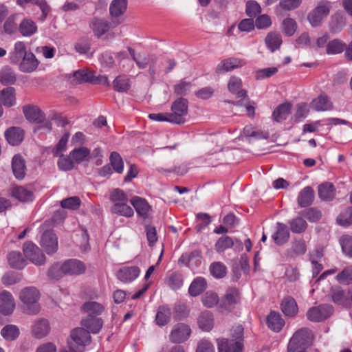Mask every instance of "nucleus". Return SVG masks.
I'll list each match as a JSON object with an SVG mask.
<instances>
[{"instance_id":"nucleus-1","label":"nucleus","mask_w":352,"mask_h":352,"mask_svg":"<svg viewBox=\"0 0 352 352\" xmlns=\"http://www.w3.org/2000/svg\"><path fill=\"white\" fill-rule=\"evenodd\" d=\"M314 335L308 328L297 330L290 338L287 345V352H300L305 351L313 343Z\"/></svg>"},{"instance_id":"nucleus-2","label":"nucleus","mask_w":352,"mask_h":352,"mask_svg":"<svg viewBox=\"0 0 352 352\" xmlns=\"http://www.w3.org/2000/svg\"><path fill=\"white\" fill-rule=\"evenodd\" d=\"M19 298L25 305L27 314H36L40 311L41 307L38 303L40 293L35 287H27L23 289L20 292Z\"/></svg>"},{"instance_id":"nucleus-3","label":"nucleus","mask_w":352,"mask_h":352,"mask_svg":"<svg viewBox=\"0 0 352 352\" xmlns=\"http://www.w3.org/2000/svg\"><path fill=\"white\" fill-rule=\"evenodd\" d=\"M90 342L91 336L89 332L80 327L73 329L67 340L68 346L72 352H83L84 347Z\"/></svg>"},{"instance_id":"nucleus-4","label":"nucleus","mask_w":352,"mask_h":352,"mask_svg":"<svg viewBox=\"0 0 352 352\" xmlns=\"http://www.w3.org/2000/svg\"><path fill=\"white\" fill-rule=\"evenodd\" d=\"M331 3L329 1H320L318 5L307 14V20L313 28L322 25L329 16Z\"/></svg>"},{"instance_id":"nucleus-5","label":"nucleus","mask_w":352,"mask_h":352,"mask_svg":"<svg viewBox=\"0 0 352 352\" xmlns=\"http://www.w3.org/2000/svg\"><path fill=\"white\" fill-rule=\"evenodd\" d=\"M170 123L175 124H182L186 122L185 117L188 111V102L184 98H179L175 100L170 108Z\"/></svg>"},{"instance_id":"nucleus-6","label":"nucleus","mask_w":352,"mask_h":352,"mask_svg":"<svg viewBox=\"0 0 352 352\" xmlns=\"http://www.w3.org/2000/svg\"><path fill=\"white\" fill-rule=\"evenodd\" d=\"M23 254L27 259L36 265H42L45 262V256L40 248L32 242L23 245Z\"/></svg>"},{"instance_id":"nucleus-7","label":"nucleus","mask_w":352,"mask_h":352,"mask_svg":"<svg viewBox=\"0 0 352 352\" xmlns=\"http://www.w3.org/2000/svg\"><path fill=\"white\" fill-rule=\"evenodd\" d=\"M333 311L330 305H321L309 309L307 313V318L312 322H320L329 317Z\"/></svg>"},{"instance_id":"nucleus-8","label":"nucleus","mask_w":352,"mask_h":352,"mask_svg":"<svg viewBox=\"0 0 352 352\" xmlns=\"http://www.w3.org/2000/svg\"><path fill=\"white\" fill-rule=\"evenodd\" d=\"M191 333L189 326L184 323H179L174 326L169 335L170 340L173 343H181L186 341Z\"/></svg>"},{"instance_id":"nucleus-9","label":"nucleus","mask_w":352,"mask_h":352,"mask_svg":"<svg viewBox=\"0 0 352 352\" xmlns=\"http://www.w3.org/2000/svg\"><path fill=\"white\" fill-rule=\"evenodd\" d=\"M51 327L49 321L45 318L35 320L31 326V333L36 339L46 337L50 332Z\"/></svg>"},{"instance_id":"nucleus-10","label":"nucleus","mask_w":352,"mask_h":352,"mask_svg":"<svg viewBox=\"0 0 352 352\" xmlns=\"http://www.w3.org/2000/svg\"><path fill=\"white\" fill-rule=\"evenodd\" d=\"M127 8L126 0H113L109 6V13L113 23L120 24L123 21L122 16Z\"/></svg>"},{"instance_id":"nucleus-11","label":"nucleus","mask_w":352,"mask_h":352,"mask_svg":"<svg viewBox=\"0 0 352 352\" xmlns=\"http://www.w3.org/2000/svg\"><path fill=\"white\" fill-rule=\"evenodd\" d=\"M65 274L70 276H78L86 270L85 263L77 259H68L63 263Z\"/></svg>"},{"instance_id":"nucleus-12","label":"nucleus","mask_w":352,"mask_h":352,"mask_svg":"<svg viewBox=\"0 0 352 352\" xmlns=\"http://www.w3.org/2000/svg\"><path fill=\"white\" fill-rule=\"evenodd\" d=\"M245 65V60L237 58H228L221 60L216 67L217 74H223L234 69L240 68Z\"/></svg>"},{"instance_id":"nucleus-13","label":"nucleus","mask_w":352,"mask_h":352,"mask_svg":"<svg viewBox=\"0 0 352 352\" xmlns=\"http://www.w3.org/2000/svg\"><path fill=\"white\" fill-rule=\"evenodd\" d=\"M41 245L48 254L54 253L58 249V240L51 230L45 232L41 239Z\"/></svg>"},{"instance_id":"nucleus-14","label":"nucleus","mask_w":352,"mask_h":352,"mask_svg":"<svg viewBox=\"0 0 352 352\" xmlns=\"http://www.w3.org/2000/svg\"><path fill=\"white\" fill-rule=\"evenodd\" d=\"M218 352H243V344L239 342H233L228 338L217 339Z\"/></svg>"},{"instance_id":"nucleus-15","label":"nucleus","mask_w":352,"mask_h":352,"mask_svg":"<svg viewBox=\"0 0 352 352\" xmlns=\"http://www.w3.org/2000/svg\"><path fill=\"white\" fill-rule=\"evenodd\" d=\"M234 244L236 245V248H237L239 251L243 249V244L240 240H234L230 236H223L217 240L214 245V248L215 250L218 253H222L227 249L232 248Z\"/></svg>"},{"instance_id":"nucleus-16","label":"nucleus","mask_w":352,"mask_h":352,"mask_svg":"<svg viewBox=\"0 0 352 352\" xmlns=\"http://www.w3.org/2000/svg\"><path fill=\"white\" fill-rule=\"evenodd\" d=\"M240 300L239 291L235 287H230L226 290L221 303V307L225 310L231 309Z\"/></svg>"},{"instance_id":"nucleus-17","label":"nucleus","mask_w":352,"mask_h":352,"mask_svg":"<svg viewBox=\"0 0 352 352\" xmlns=\"http://www.w3.org/2000/svg\"><path fill=\"white\" fill-rule=\"evenodd\" d=\"M18 65L19 70L22 72L32 73L37 69L39 61L32 52H29Z\"/></svg>"},{"instance_id":"nucleus-18","label":"nucleus","mask_w":352,"mask_h":352,"mask_svg":"<svg viewBox=\"0 0 352 352\" xmlns=\"http://www.w3.org/2000/svg\"><path fill=\"white\" fill-rule=\"evenodd\" d=\"M14 307L15 303L11 293L3 291L0 294V312L3 315H9L12 313Z\"/></svg>"},{"instance_id":"nucleus-19","label":"nucleus","mask_w":352,"mask_h":352,"mask_svg":"<svg viewBox=\"0 0 352 352\" xmlns=\"http://www.w3.org/2000/svg\"><path fill=\"white\" fill-rule=\"evenodd\" d=\"M140 273V270L138 267H124L118 271L117 277L122 282L129 283L135 280Z\"/></svg>"},{"instance_id":"nucleus-20","label":"nucleus","mask_w":352,"mask_h":352,"mask_svg":"<svg viewBox=\"0 0 352 352\" xmlns=\"http://www.w3.org/2000/svg\"><path fill=\"white\" fill-rule=\"evenodd\" d=\"M23 111L25 118L30 122L41 123L45 120L44 113L36 106H25Z\"/></svg>"},{"instance_id":"nucleus-21","label":"nucleus","mask_w":352,"mask_h":352,"mask_svg":"<svg viewBox=\"0 0 352 352\" xmlns=\"http://www.w3.org/2000/svg\"><path fill=\"white\" fill-rule=\"evenodd\" d=\"M81 324L83 328H86L85 330L89 332V334L97 333L101 329L103 322L99 318L88 316L82 320Z\"/></svg>"},{"instance_id":"nucleus-22","label":"nucleus","mask_w":352,"mask_h":352,"mask_svg":"<svg viewBox=\"0 0 352 352\" xmlns=\"http://www.w3.org/2000/svg\"><path fill=\"white\" fill-rule=\"evenodd\" d=\"M29 52L27 51L25 44L22 41H17L13 50L10 53V60L12 63L19 64Z\"/></svg>"},{"instance_id":"nucleus-23","label":"nucleus","mask_w":352,"mask_h":352,"mask_svg":"<svg viewBox=\"0 0 352 352\" xmlns=\"http://www.w3.org/2000/svg\"><path fill=\"white\" fill-rule=\"evenodd\" d=\"M110 23L102 19L94 18L91 23L90 28L97 38L105 34L109 30Z\"/></svg>"},{"instance_id":"nucleus-24","label":"nucleus","mask_w":352,"mask_h":352,"mask_svg":"<svg viewBox=\"0 0 352 352\" xmlns=\"http://www.w3.org/2000/svg\"><path fill=\"white\" fill-rule=\"evenodd\" d=\"M5 137L8 143L12 146L19 144L23 140V131L19 127H10L5 132Z\"/></svg>"},{"instance_id":"nucleus-25","label":"nucleus","mask_w":352,"mask_h":352,"mask_svg":"<svg viewBox=\"0 0 352 352\" xmlns=\"http://www.w3.org/2000/svg\"><path fill=\"white\" fill-rule=\"evenodd\" d=\"M128 51L129 54H131L133 60L135 62L138 67L140 69H145L147 66H149L150 65H155L157 61V58L154 55H148L144 56L143 57L141 56H136L135 50L132 49L131 47H129Z\"/></svg>"},{"instance_id":"nucleus-26","label":"nucleus","mask_w":352,"mask_h":352,"mask_svg":"<svg viewBox=\"0 0 352 352\" xmlns=\"http://www.w3.org/2000/svg\"><path fill=\"white\" fill-rule=\"evenodd\" d=\"M280 307L283 314L288 317L295 316L298 310L296 300L291 296H287L283 298Z\"/></svg>"},{"instance_id":"nucleus-27","label":"nucleus","mask_w":352,"mask_h":352,"mask_svg":"<svg viewBox=\"0 0 352 352\" xmlns=\"http://www.w3.org/2000/svg\"><path fill=\"white\" fill-rule=\"evenodd\" d=\"M267 323L271 330L274 332H279L284 327L285 322L279 313L271 311L267 316Z\"/></svg>"},{"instance_id":"nucleus-28","label":"nucleus","mask_w":352,"mask_h":352,"mask_svg":"<svg viewBox=\"0 0 352 352\" xmlns=\"http://www.w3.org/2000/svg\"><path fill=\"white\" fill-rule=\"evenodd\" d=\"M131 202L140 216L144 219L148 217L151 207L144 199L139 197H134L131 199Z\"/></svg>"},{"instance_id":"nucleus-29","label":"nucleus","mask_w":352,"mask_h":352,"mask_svg":"<svg viewBox=\"0 0 352 352\" xmlns=\"http://www.w3.org/2000/svg\"><path fill=\"white\" fill-rule=\"evenodd\" d=\"M274 242L277 245H283L287 242L289 238V232L287 226L282 223H276V231L272 235Z\"/></svg>"},{"instance_id":"nucleus-30","label":"nucleus","mask_w":352,"mask_h":352,"mask_svg":"<svg viewBox=\"0 0 352 352\" xmlns=\"http://www.w3.org/2000/svg\"><path fill=\"white\" fill-rule=\"evenodd\" d=\"M0 101L7 107H11L16 104L15 89L8 87L0 91Z\"/></svg>"},{"instance_id":"nucleus-31","label":"nucleus","mask_w":352,"mask_h":352,"mask_svg":"<svg viewBox=\"0 0 352 352\" xmlns=\"http://www.w3.org/2000/svg\"><path fill=\"white\" fill-rule=\"evenodd\" d=\"M12 171L16 177L19 179H22L25 177V163L23 157L19 155H16L12 158Z\"/></svg>"},{"instance_id":"nucleus-32","label":"nucleus","mask_w":352,"mask_h":352,"mask_svg":"<svg viewBox=\"0 0 352 352\" xmlns=\"http://www.w3.org/2000/svg\"><path fill=\"white\" fill-rule=\"evenodd\" d=\"M307 251L305 241L299 239L292 243L290 248L287 250L286 255L289 258H295L303 255Z\"/></svg>"},{"instance_id":"nucleus-33","label":"nucleus","mask_w":352,"mask_h":352,"mask_svg":"<svg viewBox=\"0 0 352 352\" xmlns=\"http://www.w3.org/2000/svg\"><path fill=\"white\" fill-rule=\"evenodd\" d=\"M12 196L22 202L31 201L34 199L32 191L23 186H15L12 189Z\"/></svg>"},{"instance_id":"nucleus-34","label":"nucleus","mask_w":352,"mask_h":352,"mask_svg":"<svg viewBox=\"0 0 352 352\" xmlns=\"http://www.w3.org/2000/svg\"><path fill=\"white\" fill-rule=\"evenodd\" d=\"M313 109L317 111H330L333 109V104L327 96L321 94L312 100Z\"/></svg>"},{"instance_id":"nucleus-35","label":"nucleus","mask_w":352,"mask_h":352,"mask_svg":"<svg viewBox=\"0 0 352 352\" xmlns=\"http://www.w3.org/2000/svg\"><path fill=\"white\" fill-rule=\"evenodd\" d=\"M82 311L88 316L100 315L104 311V306L98 302L89 300L85 302L82 306Z\"/></svg>"},{"instance_id":"nucleus-36","label":"nucleus","mask_w":352,"mask_h":352,"mask_svg":"<svg viewBox=\"0 0 352 352\" xmlns=\"http://www.w3.org/2000/svg\"><path fill=\"white\" fill-rule=\"evenodd\" d=\"M171 315V309L169 307L166 305L160 306L155 316L156 324L160 327L166 325L170 322Z\"/></svg>"},{"instance_id":"nucleus-37","label":"nucleus","mask_w":352,"mask_h":352,"mask_svg":"<svg viewBox=\"0 0 352 352\" xmlns=\"http://www.w3.org/2000/svg\"><path fill=\"white\" fill-rule=\"evenodd\" d=\"M314 198V190L310 186H307L300 190L298 196V204L301 207H306L312 204Z\"/></svg>"},{"instance_id":"nucleus-38","label":"nucleus","mask_w":352,"mask_h":352,"mask_svg":"<svg viewBox=\"0 0 352 352\" xmlns=\"http://www.w3.org/2000/svg\"><path fill=\"white\" fill-rule=\"evenodd\" d=\"M8 261L11 267L21 270L27 265L26 260L23 257L21 252L12 251L8 255Z\"/></svg>"},{"instance_id":"nucleus-39","label":"nucleus","mask_w":352,"mask_h":352,"mask_svg":"<svg viewBox=\"0 0 352 352\" xmlns=\"http://www.w3.org/2000/svg\"><path fill=\"white\" fill-rule=\"evenodd\" d=\"M331 300L339 305L346 306L348 303V298L344 291L340 287H331L329 293Z\"/></svg>"},{"instance_id":"nucleus-40","label":"nucleus","mask_w":352,"mask_h":352,"mask_svg":"<svg viewBox=\"0 0 352 352\" xmlns=\"http://www.w3.org/2000/svg\"><path fill=\"white\" fill-rule=\"evenodd\" d=\"M69 153L70 157L73 159L74 162L77 164L89 162L91 157L89 149L84 146L78 148H74Z\"/></svg>"},{"instance_id":"nucleus-41","label":"nucleus","mask_w":352,"mask_h":352,"mask_svg":"<svg viewBox=\"0 0 352 352\" xmlns=\"http://www.w3.org/2000/svg\"><path fill=\"white\" fill-rule=\"evenodd\" d=\"M241 86L242 80L240 78L235 76L230 77L228 84V89L238 98H244L246 95V91L241 89Z\"/></svg>"},{"instance_id":"nucleus-42","label":"nucleus","mask_w":352,"mask_h":352,"mask_svg":"<svg viewBox=\"0 0 352 352\" xmlns=\"http://www.w3.org/2000/svg\"><path fill=\"white\" fill-rule=\"evenodd\" d=\"M345 25L346 22L344 16L338 12L333 14L329 22L330 31L333 33H338L340 32Z\"/></svg>"},{"instance_id":"nucleus-43","label":"nucleus","mask_w":352,"mask_h":352,"mask_svg":"<svg viewBox=\"0 0 352 352\" xmlns=\"http://www.w3.org/2000/svg\"><path fill=\"white\" fill-rule=\"evenodd\" d=\"M206 286L207 283L205 278L197 277L191 283L188 288V293L191 296H197L205 290Z\"/></svg>"},{"instance_id":"nucleus-44","label":"nucleus","mask_w":352,"mask_h":352,"mask_svg":"<svg viewBox=\"0 0 352 352\" xmlns=\"http://www.w3.org/2000/svg\"><path fill=\"white\" fill-rule=\"evenodd\" d=\"M197 323L203 331H210L214 326L212 314L210 311L202 312L199 316Z\"/></svg>"},{"instance_id":"nucleus-45","label":"nucleus","mask_w":352,"mask_h":352,"mask_svg":"<svg viewBox=\"0 0 352 352\" xmlns=\"http://www.w3.org/2000/svg\"><path fill=\"white\" fill-rule=\"evenodd\" d=\"M318 196L324 201L331 200L335 196V189L332 184L324 183L318 186Z\"/></svg>"},{"instance_id":"nucleus-46","label":"nucleus","mask_w":352,"mask_h":352,"mask_svg":"<svg viewBox=\"0 0 352 352\" xmlns=\"http://www.w3.org/2000/svg\"><path fill=\"white\" fill-rule=\"evenodd\" d=\"M19 32L24 36H30L37 31V26L35 23L30 19H23L19 25Z\"/></svg>"},{"instance_id":"nucleus-47","label":"nucleus","mask_w":352,"mask_h":352,"mask_svg":"<svg viewBox=\"0 0 352 352\" xmlns=\"http://www.w3.org/2000/svg\"><path fill=\"white\" fill-rule=\"evenodd\" d=\"M20 334L19 329L14 324H8L1 331V336L7 341L15 340Z\"/></svg>"},{"instance_id":"nucleus-48","label":"nucleus","mask_w":352,"mask_h":352,"mask_svg":"<svg viewBox=\"0 0 352 352\" xmlns=\"http://www.w3.org/2000/svg\"><path fill=\"white\" fill-rule=\"evenodd\" d=\"M281 43L282 39L279 33L270 32L265 38V44L271 52L278 49Z\"/></svg>"},{"instance_id":"nucleus-49","label":"nucleus","mask_w":352,"mask_h":352,"mask_svg":"<svg viewBox=\"0 0 352 352\" xmlns=\"http://www.w3.org/2000/svg\"><path fill=\"white\" fill-rule=\"evenodd\" d=\"M16 80L14 71L9 67H4L0 71V82L4 85H12Z\"/></svg>"},{"instance_id":"nucleus-50","label":"nucleus","mask_w":352,"mask_h":352,"mask_svg":"<svg viewBox=\"0 0 352 352\" xmlns=\"http://www.w3.org/2000/svg\"><path fill=\"white\" fill-rule=\"evenodd\" d=\"M290 229L293 233L300 234L305 231L307 228V223L303 219V217L299 215L289 221Z\"/></svg>"},{"instance_id":"nucleus-51","label":"nucleus","mask_w":352,"mask_h":352,"mask_svg":"<svg viewBox=\"0 0 352 352\" xmlns=\"http://www.w3.org/2000/svg\"><path fill=\"white\" fill-rule=\"evenodd\" d=\"M292 105L289 103L280 104L273 112L272 116L275 121L280 122L285 120L290 113Z\"/></svg>"},{"instance_id":"nucleus-52","label":"nucleus","mask_w":352,"mask_h":352,"mask_svg":"<svg viewBox=\"0 0 352 352\" xmlns=\"http://www.w3.org/2000/svg\"><path fill=\"white\" fill-rule=\"evenodd\" d=\"M128 202L120 204L112 205L111 211L113 214L126 217H131L133 215V208L127 204Z\"/></svg>"},{"instance_id":"nucleus-53","label":"nucleus","mask_w":352,"mask_h":352,"mask_svg":"<svg viewBox=\"0 0 352 352\" xmlns=\"http://www.w3.org/2000/svg\"><path fill=\"white\" fill-rule=\"evenodd\" d=\"M110 164L117 173H122L124 170V162L121 155L117 152H111L109 157Z\"/></svg>"},{"instance_id":"nucleus-54","label":"nucleus","mask_w":352,"mask_h":352,"mask_svg":"<svg viewBox=\"0 0 352 352\" xmlns=\"http://www.w3.org/2000/svg\"><path fill=\"white\" fill-rule=\"evenodd\" d=\"M73 78L76 83L91 82L93 80V72L88 69H79L74 72Z\"/></svg>"},{"instance_id":"nucleus-55","label":"nucleus","mask_w":352,"mask_h":352,"mask_svg":"<svg viewBox=\"0 0 352 352\" xmlns=\"http://www.w3.org/2000/svg\"><path fill=\"white\" fill-rule=\"evenodd\" d=\"M109 199L113 203V205L126 203L129 200L127 195L120 188L113 189L111 192Z\"/></svg>"},{"instance_id":"nucleus-56","label":"nucleus","mask_w":352,"mask_h":352,"mask_svg":"<svg viewBox=\"0 0 352 352\" xmlns=\"http://www.w3.org/2000/svg\"><path fill=\"white\" fill-rule=\"evenodd\" d=\"M299 215L307 219L310 222H316L322 217L321 212L315 208L305 209L300 212Z\"/></svg>"},{"instance_id":"nucleus-57","label":"nucleus","mask_w":352,"mask_h":352,"mask_svg":"<svg viewBox=\"0 0 352 352\" xmlns=\"http://www.w3.org/2000/svg\"><path fill=\"white\" fill-rule=\"evenodd\" d=\"M346 45L339 39L330 41L327 45V52L329 54H340L344 51Z\"/></svg>"},{"instance_id":"nucleus-58","label":"nucleus","mask_w":352,"mask_h":352,"mask_svg":"<svg viewBox=\"0 0 352 352\" xmlns=\"http://www.w3.org/2000/svg\"><path fill=\"white\" fill-rule=\"evenodd\" d=\"M58 167L60 170L68 171L74 168V162L69 155H60L58 160Z\"/></svg>"},{"instance_id":"nucleus-59","label":"nucleus","mask_w":352,"mask_h":352,"mask_svg":"<svg viewBox=\"0 0 352 352\" xmlns=\"http://www.w3.org/2000/svg\"><path fill=\"white\" fill-rule=\"evenodd\" d=\"M243 135L246 138L254 139L267 138V135L261 131L256 130L252 125H248L243 130Z\"/></svg>"},{"instance_id":"nucleus-60","label":"nucleus","mask_w":352,"mask_h":352,"mask_svg":"<svg viewBox=\"0 0 352 352\" xmlns=\"http://www.w3.org/2000/svg\"><path fill=\"white\" fill-rule=\"evenodd\" d=\"M113 86L117 91H126L130 88L129 79L126 76H120L113 80Z\"/></svg>"},{"instance_id":"nucleus-61","label":"nucleus","mask_w":352,"mask_h":352,"mask_svg":"<svg viewBox=\"0 0 352 352\" xmlns=\"http://www.w3.org/2000/svg\"><path fill=\"white\" fill-rule=\"evenodd\" d=\"M81 201L78 197L74 196L63 199L60 206L63 208L77 210L80 206Z\"/></svg>"},{"instance_id":"nucleus-62","label":"nucleus","mask_w":352,"mask_h":352,"mask_svg":"<svg viewBox=\"0 0 352 352\" xmlns=\"http://www.w3.org/2000/svg\"><path fill=\"white\" fill-rule=\"evenodd\" d=\"M336 280L338 282L344 285L352 283V268H344L341 272L337 274Z\"/></svg>"},{"instance_id":"nucleus-63","label":"nucleus","mask_w":352,"mask_h":352,"mask_svg":"<svg viewBox=\"0 0 352 352\" xmlns=\"http://www.w3.org/2000/svg\"><path fill=\"white\" fill-rule=\"evenodd\" d=\"M338 223L343 226H348L352 223V207H349L342 212L338 217Z\"/></svg>"},{"instance_id":"nucleus-64","label":"nucleus","mask_w":352,"mask_h":352,"mask_svg":"<svg viewBox=\"0 0 352 352\" xmlns=\"http://www.w3.org/2000/svg\"><path fill=\"white\" fill-rule=\"evenodd\" d=\"M340 243L343 252L348 256L352 257V237L343 236L340 239Z\"/></svg>"}]
</instances>
